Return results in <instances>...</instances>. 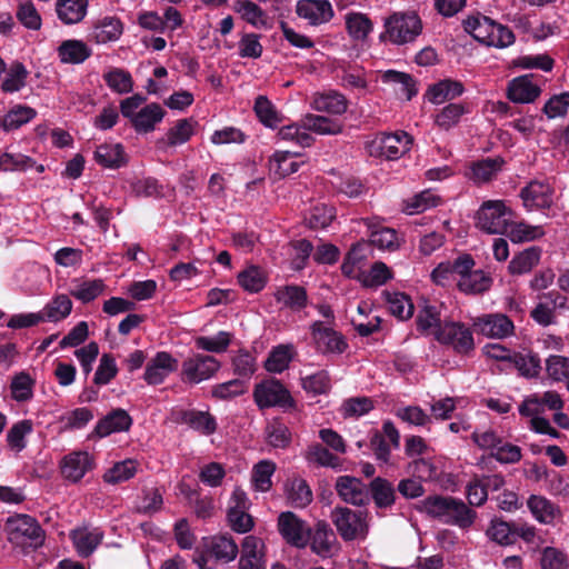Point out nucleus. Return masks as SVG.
<instances>
[{
    "mask_svg": "<svg viewBox=\"0 0 569 569\" xmlns=\"http://www.w3.org/2000/svg\"><path fill=\"white\" fill-rule=\"evenodd\" d=\"M563 407L565 401L560 393L555 390H547L542 393L536 392L526 396L519 405L518 411L521 417L529 419L531 431L558 439L560 432L551 426L545 413L547 409H563Z\"/></svg>",
    "mask_w": 569,
    "mask_h": 569,
    "instance_id": "f257e3e1",
    "label": "nucleus"
},
{
    "mask_svg": "<svg viewBox=\"0 0 569 569\" xmlns=\"http://www.w3.org/2000/svg\"><path fill=\"white\" fill-rule=\"evenodd\" d=\"M421 510L429 517L442 523L460 529L470 528L477 518V512L461 499L450 496H430L421 501Z\"/></svg>",
    "mask_w": 569,
    "mask_h": 569,
    "instance_id": "f03ea898",
    "label": "nucleus"
},
{
    "mask_svg": "<svg viewBox=\"0 0 569 569\" xmlns=\"http://www.w3.org/2000/svg\"><path fill=\"white\" fill-rule=\"evenodd\" d=\"M383 27L380 38L398 46L415 41L422 32V22L415 12H395L385 20Z\"/></svg>",
    "mask_w": 569,
    "mask_h": 569,
    "instance_id": "7ed1b4c3",
    "label": "nucleus"
},
{
    "mask_svg": "<svg viewBox=\"0 0 569 569\" xmlns=\"http://www.w3.org/2000/svg\"><path fill=\"white\" fill-rule=\"evenodd\" d=\"M512 220V210L503 200H487L477 211L476 226L490 234H505Z\"/></svg>",
    "mask_w": 569,
    "mask_h": 569,
    "instance_id": "20e7f679",
    "label": "nucleus"
},
{
    "mask_svg": "<svg viewBox=\"0 0 569 569\" xmlns=\"http://www.w3.org/2000/svg\"><path fill=\"white\" fill-rule=\"evenodd\" d=\"M4 530L8 539L16 545L40 547L44 541V531L38 521L28 515H14L7 519Z\"/></svg>",
    "mask_w": 569,
    "mask_h": 569,
    "instance_id": "39448f33",
    "label": "nucleus"
},
{
    "mask_svg": "<svg viewBox=\"0 0 569 569\" xmlns=\"http://www.w3.org/2000/svg\"><path fill=\"white\" fill-rule=\"evenodd\" d=\"M412 138L405 131L379 133L366 142V150L372 157L396 160L409 151Z\"/></svg>",
    "mask_w": 569,
    "mask_h": 569,
    "instance_id": "423d86ee",
    "label": "nucleus"
},
{
    "mask_svg": "<svg viewBox=\"0 0 569 569\" xmlns=\"http://www.w3.org/2000/svg\"><path fill=\"white\" fill-rule=\"evenodd\" d=\"M338 533L346 541L363 539L368 532L367 513L347 507H336L331 513Z\"/></svg>",
    "mask_w": 569,
    "mask_h": 569,
    "instance_id": "0eeeda50",
    "label": "nucleus"
},
{
    "mask_svg": "<svg viewBox=\"0 0 569 569\" xmlns=\"http://www.w3.org/2000/svg\"><path fill=\"white\" fill-rule=\"evenodd\" d=\"M435 339L460 355H467L475 349L472 331L461 322L445 321L442 327L437 329Z\"/></svg>",
    "mask_w": 569,
    "mask_h": 569,
    "instance_id": "6e6552de",
    "label": "nucleus"
},
{
    "mask_svg": "<svg viewBox=\"0 0 569 569\" xmlns=\"http://www.w3.org/2000/svg\"><path fill=\"white\" fill-rule=\"evenodd\" d=\"M220 367V361L213 356L193 353L182 362L181 377L188 383L198 385L211 379Z\"/></svg>",
    "mask_w": 569,
    "mask_h": 569,
    "instance_id": "1a4fd4ad",
    "label": "nucleus"
},
{
    "mask_svg": "<svg viewBox=\"0 0 569 569\" xmlns=\"http://www.w3.org/2000/svg\"><path fill=\"white\" fill-rule=\"evenodd\" d=\"M253 397L260 409L270 407L287 409L293 405L289 391L277 380H266L257 385Z\"/></svg>",
    "mask_w": 569,
    "mask_h": 569,
    "instance_id": "9d476101",
    "label": "nucleus"
},
{
    "mask_svg": "<svg viewBox=\"0 0 569 569\" xmlns=\"http://www.w3.org/2000/svg\"><path fill=\"white\" fill-rule=\"evenodd\" d=\"M475 331L491 339H503L513 333V322L503 313H487L472 318Z\"/></svg>",
    "mask_w": 569,
    "mask_h": 569,
    "instance_id": "9b49d317",
    "label": "nucleus"
},
{
    "mask_svg": "<svg viewBox=\"0 0 569 569\" xmlns=\"http://www.w3.org/2000/svg\"><path fill=\"white\" fill-rule=\"evenodd\" d=\"M311 336L316 348L322 353H342L348 345L339 332L322 321L311 325Z\"/></svg>",
    "mask_w": 569,
    "mask_h": 569,
    "instance_id": "f8f14e48",
    "label": "nucleus"
},
{
    "mask_svg": "<svg viewBox=\"0 0 569 569\" xmlns=\"http://www.w3.org/2000/svg\"><path fill=\"white\" fill-rule=\"evenodd\" d=\"M278 528L288 543L298 548H302L308 543L310 530L306 522L293 512H281L278 518Z\"/></svg>",
    "mask_w": 569,
    "mask_h": 569,
    "instance_id": "ddd939ff",
    "label": "nucleus"
},
{
    "mask_svg": "<svg viewBox=\"0 0 569 569\" xmlns=\"http://www.w3.org/2000/svg\"><path fill=\"white\" fill-rule=\"evenodd\" d=\"M93 467V456L82 450L66 455L60 463L63 478L73 483L79 482Z\"/></svg>",
    "mask_w": 569,
    "mask_h": 569,
    "instance_id": "4468645a",
    "label": "nucleus"
},
{
    "mask_svg": "<svg viewBox=\"0 0 569 569\" xmlns=\"http://www.w3.org/2000/svg\"><path fill=\"white\" fill-rule=\"evenodd\" d=\"M179 362L169 352L159 351L147 363L143 379L150 386L162 383L178 369Z\"/></svg>",
    "mask_w": 569,
    "mask_h": 569,
    "instance_id": "2eb2a0df",
    "label": "nucleus"
},
{
    "mask_svg": "<svg viewBox=\"0 0 569 569\" xmlns=\"http://www.w3.org/2000/svg\"><path fill=\"white\" fill-rule=\"evenodd\" d=\"M123 33L122 21L114 16H106L94 21L89 39L98 44L116 42Z\"/></svg>",
    "mask_w": 569,
    "mask_h": 569,
    "instance_id": "dca6fc26",
    "label": "nucleus"
},
{
    "mask_svg": "<svg viewBox=\"0 0 569 569\" xmlns=\"http://www.w3.org/2000/svg\"><path fill=\"white\" fill-rule=\"evenodd\" d=\"M297 14L312 26L326 23L333 17V9L328 0H299Z\"/></svg>",
    "mask_w": 569,
    "mask_h": 569,
    "instance_id": "f3484780",
    "label": "nucleus"
},
{
    "mask_svg": "<svg viewBox=\"0 0 569 569\" xmlns=\"http://www.w3.org/2000/svg\"><path fill=\"white\" fill-rule=\"evenodd\" d=\"M365 224L370 229V243L381 251L393 252L402 243V239L397 231L388 227H378L376 219H363Z\"/></svg>",
    "mask_w": 569,
    "mask_h": 569,
    "instance_id": "a211bd4d",
    "label": "nucleus"
},
{
    "mask_svg": "<svg viewBox=\"0 0 569 569\" xmlns=\"http://www.w3.org/2000/svg\"><path fill=\"white\" fill-rule=\"evenodd\" d=\"M540 93L541 89L533 81L532 74L517 77L508 84V98L516 103L533 102Z\"/></svg>",
    "mask_w": 569,
    "mask_h": 569,
    "instance_id": "6ab92c4d",
    "label": "nucleus"
},
{
    "mask_svg": "<svg viewBox=\"0 0 569 569\" xmlns=\"http://www.w3.org/2000/svg\"><path fill=\"white\" fill-rule=\"evenodd\" d=\"M76 551L82 558L93 553L103 539V531L98 527H82L71 531Z\"/></svg>",
    "mask_w": 569,
    "mask_h": 569,
    "instance_id": "aec40b11",
    "label": "nucleus"
},
{
    "mask_svg": "<svg viewBox=\"0 0 569 569\" xmlns=\"http://www.w3.org/2000/svg\"><path fill=\"white\" fill-rule=\"evenodd\" d=\"M553 190L549 183L531 181L521 191L523 206L528 210L548 208L552 203Z\"/></svg>",
    "mask_w": 569,
    "mask_h": 569,
    "instance_id": "412c9836",
    "label": "nucleus"
},
{
    "mask_svg": "<svg viewBox=\"0 0 569 569\" xmlns=\"http://www.w3.org/2000/svg\"><path fill=\"white\" fill-rule=\"evenodd\" d=\"M336 490L345 502L355 506H361L368 499L366 486L356 477L340 476L336 481Z\"/></svg>",
    "mask_w": 569,
    "mask_h": 569,
    "instance_id": "4be33fe9",
    "label": "nucleus"
},
{
    "mask_svg": "<svg viewBox=\"0 0 569 569\" xmlns=\"http://www.w3.org/2000/svg\"><path fill=\"white\" fill-rule=\"evenodd\" d=\"M132 419L123 409H114L100 419L94 428V435L99 438L108 437L114 432L129 430Z\"/></svg>",
    "mask_w": 569,
    "mask_h": 569,
    "instance_id": "5701e85b",
    "label": "nucleus"
},
{
    "mask_svg": "<svg viewBox=\"0 0 569 569\" xmlns=\"http://www.w3.org/2000/svg\"><path fill=\"white\" fill-rule=\"evenodd\" d=\"M463 92L465 87L462 82L452 79H443L428 88L426 98L432 104H442L446 101L460 97Z\"/></svg>",
    "mask_w": 569,
    "mask_h": 569,
    "instance_id": "b1692460",
    "label": "nucleus"
},
{
    "mask_svg": "<svg viewBox=\"0 0 569 569\" xmlns=\"http://www.w3.org/2000/svg\"><path fill=\"white\" fill-rule=\"evenodd\" d=\"M102 279L73 278L70 281L69 295L82 303H89L103 293Z\"/></svg>",
    "mask_w": 569,
    "mask_h": 569,
    "instance_id": "393cba45",
    "label": "nucleus"
},
{
    "mask_svg": "<svg viewBox=\"0 0 569 569\" xmlns=\"http://www.w3.org/2000/svg\"><path fill=\"white\" fill-rule=\"evenodd\" d=\"M277 465L272 460L262 459L254 463L250 471V488L253 492L266 493L272 489V477Z\"/></svg>",
    "mask_w": 569,
    "mask_h": 569,
    "instance_id": "a878e982",
    "label": "nucleus"
},
{
    "mask_svg": "<svg viewBox=\"0 0 569 569\" xmlns=\"http://www.w3.org/2000/svg\"><path fill=\"white\" fill-rule=\"evenodd\" d=\"M531 516L542 525H552L561 516L560 508L540 495H531L527 500Z\"/></svg>",
    "mask_w": 569,
    "mask_h": 569,
    "instance_id": "bb28decb",
    "label": "nucleus"
},
{
    "mask_svg": "<svg viewBox=\"0 0 569 569\" xmlns=\"http://www.w3.org/2000/svg\"><path fill=\"white\" fill-rule=\"evenodd\" d=\"M232 9L253 28L268 29L270 27L267 12L250 0H234Z\"/></svg>",
    "mask_w": 569,
    "mask_h": 569,
    "instance_id": "cd10ccee",
    "label": "nucleus"
},
{
    "mask_svg": "<svg viewBox=\"0 0 569 569\" xmlns=\"http://www.w3.org/2000/svg\"><path fill=\"white\" fill-rule=\"evenodd\" d=\"M166 116V110L158 103L152 102L142 107L131 124L138 133H148L156 129Z\"/></svg>",
    "mask_w": 569,
    "mask_h": 569,
    "instance_id": "c85d7f7f",
    "label": "nucleus"
},
{
    "mask_svg": "<svg viewBox=\"0 0 569 569\" xmlns=\"http://www.w3.org/2000/svg\"><path fill=\"white\" fill-rule=\"evenodd\" d=\"M204 547L211 557L226 563L234 560L239 552L238 545L233 539L224 535L209 538Z\"/></svg>",
    "mask_w": 569,
    "mask_h": 569,
    "instance_id": "c756f323",
    "label": "nucleus"
},
{
    "mask_svg": "<svg viewBox=\"0 0 569 569\" xmlns=\"http://www.w3.org/2000/svg\"><path fill=\"white\" fill-rule=\"evenodd\" d=\"M92 51L89 46L78 39L64 40L57 48V54L62 63L80 64L84 62Z\"/></svg>",
    "mask_w": 569,
    "mask_h": 569,
    "instance_id": "7c9ffc66",
    "label": "nucleus"
},
{
    "mask_svg": "<svg viewBox=\"0 0 569 569\" xmlns=\"http://www.w3.org/2000/svg\"><path fill=\"white\" fill-rule=\"evenodd\" d=\"M88 4V0H57V17L63 24H77L87 16Z\"/></svg>",
    "mask_w": 569,
    "mask_h": 569,
    "instance_id": "2f4dec72",
    "label": "nucleus"
},
{
    "mask_svg": "<svg viewBox=\"0 0 569 569\" xmlns=\"http://www.w3.org/2000/svg\"><path fill=\"white\" fill-rule=\"evenodd\" d=\"M73 303L66 293L54 295L39 313L42 322H60L68 318L72 311Z\"/></svg>",
    "mask_w": 569,
    "mask_h": 569,
    "instance_id": "473e14b6",
    "label": "nucleus"
},
{
    "mask_svg": "<svg viewBox=\"0 0 569 569\" xmlns=\"http://www.w3.org/2000/svg\"><path fill=\"white\" fill-rule=\"evenodd\" d=\"M441 303L426 302L419 310L416 322L418 330L423 335H432L436 338L437 329L442 327Z\"/></svg>",
    "mask_w": 569,
    "mask_h": 569,
    "instance_id": "72a5a7b5",
    "label": "nucleus"
},
{
    "mask_svg": "<svg viewBox=\"0 0 569 569\" xmlns=\"http://www.w3.org/2000/svg\"><path fill=\"white\" fill-rule=\"evenodd\" d=\"M345 24L349 37L356 42H365L373 31V22L362 12H347Z\"/></svg>",
    "mask_w": 569,
    "mask_h": 569,
    "instance_id": "f704fd0d",
    "label": "nucleus"
},
{
    "mask_svg": "<svg viewBox=\"0 0 569 569\" xmlns=\"http://www.w3.org/2000/svg\"><path fill=\"white\" fill-rule=\"evenodd\" d=\"M381 80L391 84L393 92L406 100H411L418 92L413 78L408 73L387 70L381 74Z\"/></svg>",
    "mask_w": 569,
    "mask_h": 569,
    "instance_id": "c9c22d12",
    "label": "nucleus"
},
{
    "mask_svg": "<svg viewBox=\"0 0 569 569\" xmlns=\"http://www.w3.org/2000/svg\"><path fill=\"white\" fill-rule=\"evenodd\" d=\"M96 161L109 169H118L127 162L123 147L120 143H103L94 151Z\"/></svg>",
    "mask_w": 569,
    "mask_h": 569,
    "instance_id": "e433bc0d",
    "label": "nucleus"
},
{
    "mask_svg": "<svg viewBox=\"0 0 569 569\" xmlns=\"http://www.w3.org/2000/svg\"><path fill=\"white\" fill-rule=\"evenodd\" d=\"M501 158H486L473 162L466 176L475 183H483L491 180L502 168Z\"/></svg>",
    "mask_w": 569,
    "mask_h": 569,
    "instance_id": "4c0bfd02",
    "label": "nucleus"
},
{
    "mask_svg": "<svg viewBox=\"0 0 569 569\" xmlns=\"http://www.w3.org/2000/svg\"><path fill=\"white\" fill-rule=\"evenodd\" d=\"M286 496L296 508H305L312 501V491L302 478H293L286 483Z\"/></svg>",
    "mask_w": 569,
    "mask_h": 569,
    "instance_id": "58836bf2",
    "label": "nucleus"
},
{
    "mask_svg": "<svg viewBox=\"0 0 569 569\" xmlns=\"http://www.w3.org/2000/svg\"><path fill=\"white\" fill-rule=\"evenodd\" d=\"M301 164L298 156L289 151H276L269 161L270 171L279 178L297 172Z\"/></svg>",
    "mask_w": 569,
    "mask_h": 569,
    "instance_id": "ea45409f",
    "label": "nucleus"
},
{
    "mask_svg": "<svg viewBox=\"0 0 569 569\" xmlns=\"http://www.w3.org/2000/svg\"><path fill=\"white\" fill-rule=\"evenodd\" d=\"M182 422L206 436L212 435L217 429V421L208 411L187 410L182 413Z\"/></svg>",
    "mask_w": 569,
    "mask_h": 569,
    "instance_id": "a19ab883",
    "label": "nucleus"
},
{
    "mask_svg": "<svg viewBox=\"0 0 569 569\" xmlns=\"http://www.w3.org/2000/svg\"><path fill=\"white\" fill-rule=\"evenodd\" d=\"M139 462L136 459H124L116 462L106 470L102 479L106 483L118 485L133 478L138 471Z\"/></svg>",
    "mask_w": 569,
    "mask_h": 569,
    "instance_id": "79ce46f5",
    "label": "nucleus"
},
{
    "mask_svg": "<svg viewBox=\"0 0 569 569\" xmlns=\"http://www.w3.org/2000/svg\"><path fill=\"white\" fill-rule=\"evenodd\" d=\"M305 458L309 463H315L320 467L341 470V459L331 453L328 448L320 443H312L308 447Z\"/></svg>",
    "mask_w": 569,
    "mask_h": 569,
    "instance_id": "37998d69",
    "label": "nucleus"
},
{
    "mask_svg": "<svg viewBox=\"0 0 569 569\" xmlns=\"http://www.w3.org/2000/svg\"><path fill=\"white\" fill-rule=\"evenodd\" d=\"M495 21L486 16H472L465 21V29L477 41L490 46Z\"/></svg>",
    "mask_w": 569,
    "mask_h": 569,
    "instance_id": "c03bdc74",
    "label": "nucleus"
},
{
    "mask_svg": "<svg viewBox=\"0 0 569 569\" xmlns=\"http://www.w3.org/2000/svg\"><path fill=\"white\" fill-rule=\"evenodd\" d=\"M491 284L492 279L483 270H473L457 282L459 290L467 295L482 293L489 290Z\"/></svg>",
    "mask_w": 569,
    "mask_h": 569,
    "instance_id": "a18cd8bd",
    "label": "nucleus"
},
{
    "mask_svg": "<svg viewBox=\"0 0 569 569\" xmlns=\"http://www.w3.org/2000/svg\"><path fill=\"white\" fill-rule=\"evenodd\" d=\"M468 112L469 109L465 103H449L436 113L435 123L442 130H449L456 127Z\"/></svg>",
    "mask_w": 569,
    "mask_h": 569,
    "instance_id": "49530a36",
    "label": "nucleus"
},
{
    "mask_svg": "<svg viewBox=\"0 0 569 569\" xmlns=\"http://www.w3.org/2000/svg\"><path fill=\"white\" fill-rule=\"evenodd\" d=\"M37 111L28 106L17 104L11 108L2 118L1 128L4 131L19 129L36 118Z\"/></svg>",
    "mask_w": 569,
    "mask_h": 569,
    "instance_id": "de8ad7c7",
    "label": "nucleus"
},
{
    "mask_svg": "<svg viewBox=\"0 0 569 569\" xmlns=\"http://www.w3.org/2000/svg\"><path fill=\"white\" fill-rule=\"evenodd\" d=\"M312 108L331 114H342L347 110V100L343 94L331 91L315 97Z\"/></svg>",
    "mask_w": 569,
    "mask_h": 569,
    "instance_id": "09e8293b",
    "label": "nucleus"
},
{
    "mask_svg": "<svg viewBox=\"0 0 569 569\" xmlns=\"http://www.w3.org/2000/svg\"><path fill=\"white\" fill-rule=\"evenodd\" d=\"M306 132L317 134H337L341 132L342 124L331 118L318 114H307L302 118Z\"/></svg>",
    "mask_w": 569,
    "mask_h": 569,
    "instance_id": "8fccbe9b",
    "label": "nucleus"
},
{
    "mask_svg": "<svg viewBox=\"0 0 569 569\" xmlns=\"http://www.w3.org/2000/svg\"><path fill=\"white\" fill-rule=\"evenodd\" d=\"M6 77L1 83V90L7 93H13L21 90L27 82L29 71L23 63L14 61L6 69Z\"/></svg>",
    "mask_w": 569,
    "mask_h": 569,
    "instance_id": "3c124183",
    "label": "nucleus"
},
{
    "mask_svg": "<svg viewBox=\"0 0 569 569\" xmlns=\"http://www.w3.org/2000/svg\"><path fill=\"white\" fill-rule=\"evenodd\" d=\"M541 250L537 247H530L516 254L509 262V271L512 274H523L532 270L538 264Z\"/></svg>",
    "mask_w": 569,
    "mask_h": 569,
    "instance_id": "603ef678",
    "label": "nucleus"
},
{
    "mask_svg": "<svg viewBox=\"0 0 569 569\" xmlns=\"http://www.w3.org/2000/svg\"><path fill=\"white\" fill-rule=\"evenodd\" d=\"M506 234L509 239L515 242H528L533 241L541 238L545 234V230L542 226H533L526 223L523 221L520 222H510Z\"/></svg>",
    "mask_w": 569,
    "mask_h": 569,
    "instance_id": "864d4df0",
    "label": "nucleus"
},
{
    "mask_svg": "<svg viewBox=\"0 0 569 569\" xmlns=\"http://www.w3.org/2000/svg\"><path fill=\"white\" fill-rule=\"evenodd\" d=\"M233 335L229 331H219L214 336H199L194 339V345L198 349L212 353H222L227 351Z\"/></svg>",
    "mask_w": 569,
    "mask_h": 569,
    "instance_id": "5fc2aeb1",
    "label": "nucleus"
},
{
    "mask_svg": "<svg viewBox=\"0 0 569 569\" xmlns=\"http://www.w3.org/2000/svg\"><path fill=\"white\" fill-rule=\"evenodd\" d=\"M254 112L266 127L276 128L282 122V116L266 96H258L254 101Z\"/></svg>",
    "mask_w": 569,
    "mask_h": 569,
    "instance_id": "6e6d98bb",
    "label": "nucleus"
},
{
    "mask_svg": "<svg viewBox=\"0 0 569 569\" xmlns=\"http://www.w3.org/2000/svg\"><path fill=\"white\" fill-rule=\"evenodd\" d=\"M33 431V422L29 419L16 422L7 433V442L11 450L21 452L27 447L26 437Z\"/></svg>",
    "mask_w": 569,
    "mask_h": 569,
    "instance_id": "4d7b16f0",
    "label": "nucleus"
},
{
    "mask_svg": "<svg viewBox=\"0 0 569 569\" xmlns=\"http://www.w3.org/2000/svg\"><path fill=\"white\" fill-rule=\"evenodd\" d=\"M440 198L431 190H425L407 199L403 204V211L407 214H418L430 208L437 207Z\"/></svg>",
    "mask_w": 569,
    "mask_h": 569,
    "instance_id": "13d9d810",
    "label": "nucleus"
},
{
    "mask_svg": "<svg viewBox=\"0 0 569 569\" xmlns=\"http://www.w3.org/2000/svg\"><path fill=\"white\" fill-rule=\"evenodd\" d=\"M371 495L379 508H388L395 503L396 492L392 483L383 478H375L370 483Z\"/></svg>",
    "mask_w": 569,
    "mask_h": 569,
    "instance_id": "bf43d9fd",
    "label": "nucleus"
},
{
    "mask_svg": "<svg viewBox=\"0 0 569 569\" xmlns=\"http://www.w3.org/2000/svg\"><path fill=\"white\" fill-rule=\"evenodd\" d=\"M278 302L292 310H301L307 305V293L302 287L286 286L276 292Z\"/></svg>",
    "mask_w": 569,
    "mask_h": 569,
    "instance_id": "052dcab7",
    "label": "nucleus"
},
{
    "mask_svg": "<svg viewBox=\"0 0 569 569\" xmlns=\"http://www.w3.org/2000/svg\"><path fill=\"white\" fill-rule=\"evenodd\" d=\"M486 535L491 541L500 546H510L515 543V531L511 525L498 518L491 519L486 530Z\"/></svg>",
    "mask_w": 569,
    "mask_h": 569,
    "instance_id": "680f3d73",
    "label": "nucleus"
},
{
    "mask_svg": "<svg viewBox=\"0 0 569 569\" xmlns=\"http://www.w3.org/2000/svg\"><path fill=\"white\" fill-rule=\"evenodd\" d=\"M239 284L248 292H259L267 282L266 272L257 266H249L238 274Z\"/></svg>",
    "mask_w": 569,
    "mask_h": 569,
    "instance_id": "e2e57ef3",
    "label": "nucleus"
},
{
    "mask_svg": "<svg viewBox=\"0 0 569 569\" xmlns=\"http://www.w3.org/2000/svg\"><path fill=\"white\" fill-rule=\"evenodd\" d=\"M292 356L293 347L291 345H280L270 352L266 361V369L270 372L281 373L289 367Z\"/></svg>",
    "mask_w": 569,
    "mask_h": 569,
    "instance_id": "0e129e2a",
    "label": "nucleus"
},
{
    "mask_svg": "<svg viewBox=\"0 0 569 569\" xmlns=\"http://www.w3.org/2000/svg\"><path fill=\"white\" fill-rule=\"evenodd\" d=\"M107 86L114 92L123 94L133 88V80L129 71L120 68H112L103 74Z\"/></svg>",
    "mask_w": 569,
    "mask_h": 569,
    "instance_id": "69168bd1",
    "label": "nucleus"
},
{
    "mask_svg": "<svg viewBox=\"0 0 569 569\" xmlns=\"http://www.w3.org/2000/svg\"><path fill=\"white\" fill-rule=\"evenodd\" d=\"M391 278L390 268L381 261L375 262L368 271L359 276L361 283L368 288L381 287Z\"/></svg>",
    "mask_w": 569,
    "mask_h": 569,
    "instance_id": "338daca9",
    "label": "nucleus"
},
{
    "mask_svg": "<svg viewBox=\"0 0 569 569\" xmlns=\"http://www.w3.org/2000/svg\"><path fill=\"white\" fill-rule=\"evenodd\" d=\"M196 121L192 119H180L167 132V144L176 147L186 143L194 133Z\"/></svg>",
    "mask_w": 569,
    "mask_h": 569,
    "instance_id": "774afa93",
    "label": "nucleus"
}]
</instances>
